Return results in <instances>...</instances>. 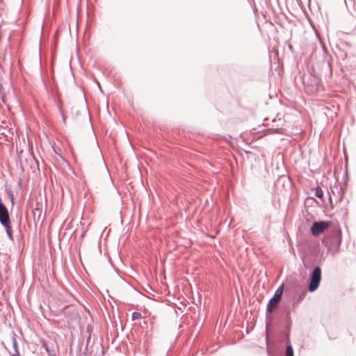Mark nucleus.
<instances>
[{"instance_id": "obj_12", "label": "nucleus", "mask_w": 356, "mask_h": 356, "mask_svg": "<svg viewBox=\"0 0 356 356\" xmlns=\"http://www.w3.org/2000/svg\"><path fill=\"white\" fill-rule=\"evenodd\" d=\"M142 318V315L138 312H134L131 314V318L133 321L139 320Z\"/></svg>"}, {"instance_id": "obj_21", "label": "nucleus", "mask_w": 356, "mask_h": 356, "mask_svg": "<svg viewBox=\"0 0 356 356\" xmlns=\"http://www.w3.org/2000/svg\"><path fill=\"white\" fill-rule=\"evenodd\" d=\"M12 356H19V355L16 354V355H13Z\"/></svg>"}, {"instance_id": "obj_8", "label": "nucleus", "mask_w": 356, "mask_h": 356, "mask_svg": "<svg viewBox=\"0 0 356 356\" xmlns=\"http://www.w3.org/2000/svg\"><path fill=\"white\" fill-rule=\"evenodd\" d=\"M56 106H57V108L58 109V111L60 113V114L62 116V120H63V122L64 124H65V122H66V116L64 114V112H63V103L60 102V101H58L56 102Z\"/></svg>"}, {"instance_id": "obj_7", "label": "nucleus", "mask_w": 356, "mask_h": 356, "mask_svg": "<svg viewBox=\"0 0 356 356\" xmlns=\"http://www.w3.org/2000/svg\"><path fill=\"white\" fill-rule=\"evenodd\" d=\"M2 226L5 228V230H6V232L7 234L8 238L10 241H13L14 238H13V229H12L11 222L3 225Z\"/></svg>"}, {"instance_id": "obj_6", "label": "nucleus", "mask_w": 356, "mask_h": 356, "mask_svg": "<svg viewBox=\"0 0 356 356\" xmlns=\"http://www.w3.org/2000/svg\"><path fill=\"white\" fill-rule=\"evenodd\" d=\"M49 347L47 348V353L49 356H56L57 355V348L56 345L53 342H49L48 346Z\"/></svg>"}, {"instance_id": "obj_20", "label": "nucleus", "mask_w": 356, "mask_h": 356, "mask_svg": "<svg viewBox=\"0 0 356 356\" xmlns=\"http://www.w3.org/2000/svg\"><path fill=\"white\" fill-rule=\"evenodd\" d=\"M90 335L87 339L88 342L90 341Z\"/></svg>"}, {"instance_id": "obj_3", "label": "nucleus", "mask_w": 356, "mask_h": 356, "mask_svg": "<svg viewBox=\"0 0 356 356\" xmlns=\"http://www.w3.org/2000/svg\"><path fill=\"white\" fill-rule=\"evenodd\" d=\"M281 300L276 298L273 296L268 302L266 305V320L269 319V321L266 323V328H268L270 321H272V316L269 314L272 313L275 308L278 306Z\"/></svg>"}, {"instance_id": "obj_2", "label": "nucleus", "mask_w": 356, "mask_h": 356, "mask_svg": "<svg viewBox=\"0 0 356 356\" xmlns=\"http://www.w3.org/2000/svg\"><path fill=\"white\" fill-rule=\"evenodd\" d=\"M328 221H317L313 222L311 227V233L314 236H318L323 233L329 227Z\"/></svg>"}, {"instance_id": "obj_4", "label": "nucleus", "mask_w": 356, "mask_h": 356, "mask_svg": "<svg viewBox=\"0 0 356 356\" xmlns=\"http://www.w3.org/2000/svg\"><path fill=\"white\" fill-rule=\"evenodd\" d=\"M10 222H11L8 208L4 204L1 197H0V224L3 225Z\"/></svg>"}, {"instance_id": "obj_19", "label": "nucleus", "mask_w": 356, "mask_h": 356, "mask_svg": "<svg viewBox=\"0 0 356 356\" xmlns=\"http://www.w3.org/2000/svg\"><path fill=\"white\" fill-rule=\"evenodd\" d=\"M267 352H268V356H272L270 353V350L268 349H267Z\"/></svg>"}, {"instance_id": "obj_17", "label": "nucleus", "mask_w": 356, "mask_h": 356, "mask_svg": "<svg viewBox=\"0 0 356 356\" xmlns=\"http://www.w3.org/2000/svg\"><path fill=\"white\" fill-rule=\"evenodd\" d=\"M13 346H14V348H15L17 354L19 355V352L17 350V342H16L15 339H14Z\"/></svg>"}, {"instance_id": "obj_14", "label": "nucleus", "mask_w": 356, "mask_h": 356, "mask_svg": "<svg viewBox=\"0 0 356 356\" xmlns=\"http://www.w3.org/2000/svg\"><path fill=\"white\" fill-rule=\"evenodd\" d=\"M49 342L50 341H47L45 340H41L40 341L42 346L45 349L46 351H47V348L49 347L48 346L49 344Z\"/></svg>"}, {"instance_id": "obj_13", "label": "nucleus", "mask_w": 356, "mask_h": 356, "mask_svg": "<svg viewBox=\"0 0 356 356\" xmlns=\"http://www.w3.org/2000/svg\"><path fill=\"white\" fill-rule=\"evenodd\" d=\"M291 326V321L290 312H289L286 314V329L288 331L290 330Z\"/></svg>"}, {"instance_id": "obj_10", "label": "nucleus", "mask_w": 356, "mask_h": 356, "mask_svg": "<svg viewBox=\"0 0 356 356\" xmlns=\"http://www.w3.org/2000/svg\"><path fill=\"white\" fill-rule=\"evenodd\" d=\"M285 355H286V356H294L293 349L292 346L290 343H288L286 345Z\"/></svg>"}, {"instance_id": "obj_9", "label": "nucleus", "mask_w": 356, "mask_h": 356, "mask_svg": "<svg viewBox=\"0 0 356 356\" xmlns=\"http://www.w3.org/2000/svg\"><path fill=\"white\" fill-rule=\"evenodd\" d=\"M284 284H281L275 291L273 296L277 299L282 300V296L284 291Z\"/></svg>"}, {"instance_id": "obj_5", "label": "nucleus", "mask_w": 356, "mask_h": 356, "mask_svg": "<svg viewBox=\"0 0 356 356\" xmlns=\"http://www.w3.org/2000/svg\"><path fill=\"white\" fill-rule=\"evenodd\" d=\"M332 193L334 197L336 198L337 202H340L343 200L344 195V190L341 187L339 188L337 187L335 191L332 189Z\"/></svg>"}, {"instance_id": "obj_11", "label": "nucleus", "mask_w": 356, "mask_h": 356, "mask_svg": "<svg viewBox=\"0 0 356 356\" xmlns=\"http://www.w3.org/2000/svg\"><path fill=\"white\" fill-rule=\"evenodd\" d=\"M315 195L318 198H322L323 197V191L319 186H317L315 188Z\"/></svg>"}, {"instance_id": "obj_1", "label": "nucleus", "mask_w": 356, "mask_h": 356, "mask_svg": "<svg viewBox=\"0 0 356 356\" xmlns=\"http://www.w3.org/2000/svg\"><path fill=\"white\" fill-rule=\"evenodd\" d=\"M308 291L314 292L319 286L321 280V268L318 266H316L313 270L310 273L309 277Z\"/></svg>"}, {"instance_id": "obj_18", "label": "nucleus", "mask_w": 356, "mask_h": 356, "mask_svg": "<svg viewBox=\"0 0 356 356\" xmlns=\"http://www.w3.org/2000/svg\"><path fill=\"white\" fill-rule=\"evenodd\" d=\"M337 241H338V244H339V245H340V244H341V238H340V237H338V238H337Z\"/></svg>"}, {"instance_id": "obj_16", "label": "nucleus", "mask_w": 356, "mask_h": 356, "mask_svg": "<svg viewBox=\"0 0 356 356\" xmlns=\"http://www.w3.org/2000/svg\"><path fill=\"white\" fill-rule=\"evenodd\" d=\"M305 296V292L302 293L297 299V302H301Z\"/></svg>"}, {"instance_id": "obj_15", "label": "nucleus", "mask_w": 356, "mask_h": 356, "mask_svg": "<svg viewBox=\"0 0 356 356\" xmlns=\"http://www.w3.org/2000/svg\"><path fill=\"white\" fill-rule=\"evenodd\" d=\"M8 197L10 199V201H11V203H12V206H13L14 205V195H13L12 191H10L8 193Z\"/></svg>"}]
</instances>
